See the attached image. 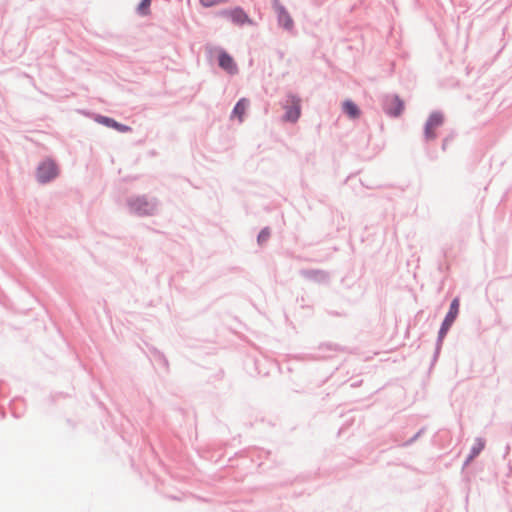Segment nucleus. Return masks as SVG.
Listing matches in <instances>:
<instances>
[{
    "mask_svg": "<svg viewBox=\"0 0 512 512\" xmlns=\"http://www.w3.org/2000/svg\"><path fill=\"white\" fill-rule=\"evenodd\" d=\"M58 173L56 164L51 160H46L38 167L37 176L40 182H48Z\"/></svg>",
    "mask_w": 512,
    "mask_h": 512,
    "instance_id": "1",
    "label": "nucleus"
},
{
    "mask_svg": "<svg viewBox=\"0 0 512 512\" xmlns=\"http://www.w3.org/2000/svg\"><path fill=\"white\" fill-rule=\"evenodd\" d=\"M458 312H459V299L455 298L452 301V303L450 305V310L447 313V315L442 323L441 329L439 331L440 337H443L447 333V331L451 327L452 323L456 319Z\"/></svg>",
    "mask_w": 512,
    "mask_h": 512,
    "instance_id": "2",
    "label": "nucleus"
},
{
    "mask_svg": "<svg viewBox=\"0 0 512 512\" xmlns=\"http://www.w3.org/2000/svg\"><path fill=\"white\" fill-rule=\"evenodd\" d=\"M443 123L441 114L433 113L430 115L425 126V137L427 140H433L436 137V129Z\"/></svg>",
    "mask_w": 512,
    "mask_h": 512,
    "instance_id": "3",
    "label": "nucleus"
},
{
    "mask_svg": "<svg viewBox=\"0 0 512 512\" xmlns=\"http://www.w3.org/2000/svg\"><path fill=\"white\" fill-rule=\"evenodd\" d=\"M220 15L229 18L236 25H243L250 22L247 14L240 8L223 10L220 12Z\"/></svg>",
    "mask_w": 512,
    "mask_h": 512,
    "instance_id": "4",
    "label": "nucleus"
},
{
    "mask_svg": "<svg viewBox=\"0 0 512 512\" xmlns=\"http://www.w3.org/2000/svg\"><path fill=\"white\" fill-rule=\"evenodd\" d=\"M219 66L229 74L238 72L234 59L225 51H221L218 56Z\"/></svg>",
    "mask_w": 512,
    "mask_h": 512,
    "instance_id": "5",
    "label": "nucleus"
},
{
    "mask_svg": "<svg viewBox=\"0 0 512 512\" xmlns=\"http://www.w3.org/2000/svg\"><path fill=\"white\" fill-rule=\"evenodd\" d=\"M290 106L286 107L284 119L286 121L296 122L301 115L300 100L296 97H291Z\"/></svg>",
    "mask_w": 512,
    "mask_h": 512,
    "instance_id": "6",
    "label": "nucleus"
},
{
    "mask_svg": "<svg viewBox=\"0 0 512 512\" xmlns=\"http://www.w3.org/2000/svg\"><path fill=\"white\" fill-rule=\"evenodd\" d=\"M131 208L142 215L152 214L154 205L146 201L144 198H137L131 202Z\"/></svg>",
    "mask_w": 512,
    "mask_h": 512,
    "instance_id": "7",
    "label": "nucleus"
},
{
    "mask_svg": "<svg viewBox=\"0 0 512 512\" xmlns=\"http://www.w3.org/2000/svg\"><path fill=\"white\" fill-rule=\"evenodd\" d=\"M404 110V103L397 96L390 99L387 112L393 116H399Z\"/></svg>",
    "mask_w": 512,
    "mask_h": 512,
    "instance_id": "8",
    "label": "nucleus"
},
{
    "mask_svg": "<svg viewBox=\"0 0 512 512\" xmlns=\"http://www.w3.org/2000/svg\"><path fill=\"white\" fill-rule=\"evenodd\" d=\"M249 106V101L246 98L240 99L235 105L232 116H235L239 119L240 122L243 121L244 114Z\"/></svg>",
    "mask_w": 512,
    "mask_h": 512,
    "instance_id": "9",
    "label": "nucleus"
},
{
    "mask_svg": "<svg viewBox=\"0 0 512 512\" xmlns=\"http://www.w3.org/2000/svg\"><path fill=\"white\" fill-rule=\"evenodd\" d=\"M98 121L108 127L118 130L119 132H129L131 130L129 126L120 124L108 117H101Z\"/></svg>",
    "mask_w": 512,
    "mask_h": 512,
    "instance_id": "10",
    "label": "nucleus"
},
{
    "mask_svg": "<svg viewBox=\"0 0 512 512\" xmlns=\"http://www.w3.org/2000/svg\"><path fill=\"white\" fill-rule=\"evenodd\" d=\"M343 110L350 118H358L360 115V110L355 103L350 100H346L343 103Z\"/></svg>",
    "mask_w": 512,
    "mask_h": 512,
    "instance_id": "11",
    "label": "nucleus"
},
{
    "mask_svg": "<svg viewBox=\"0 0 512 512\" xmlns=\"http://www.w3.org/2000/svg\"><path fill=\"white\" fill-rule=\"evenodd\" d=\"M278 20L280 25H282L285 29H292L293 20L283 8H280L278 11Z\"/></svg>",
    "mask_w": 512,
    "mask_h": 512,
    "instance_id": "12",
    "label": "nucleus"
},
{
    "mask_svg": "<svg viewBox=\"0 0 512 512\" xmlns=\"http://www.w3.org/2000/svg\"><path fill=\"white\" fill-rule=\"evenodd\" d=\"M485 447V442L482 439H477L471 449V455L469 456V460H472L476 457Z\"/></svg>",
    "mask_w": 512,
    "mask_h": 512,
    "instance_id": "13",
    "label": "nucleus"
},
{
    "mask_svg": "<svg viewBox=\"0 0 512 512\" xmlns=\"http://www.w3.org/2000/svg\"><path fill=\"white\" fill-rule=\"evenodd\" d=\"M151 0H142L138 5L137 11L141 15H148L150 13Z\"/></svg>",
    "mask_w": 512,
    "mask_h": 512,
    "instance_id": "14",
    "label": "nucleus"
},
{
    "mask_svg": "<svg viewBox=\"0 0 512 512\" xmlns=\"http://www.w3.org/2000/svg\"><path fill=\"white\" fill-rule=\"evenodd\" d=\"M201 5L204 7H213L221 4H225L228 0H199Z\"/></svg>",
    "mask_w": 512,
    "mask_h": 512,
    "instance_id": "15",
    "label": "nucleus"
},
{
    "mask_svg": "<svg viewBox=\"0 0 512 512\" xmlns=\"http://www.w3.org/2000/svg\"><path fill=\"white\" fill-rule=\"evenodd\" d=\"M269 237H270V232L267 229H264L258 235V242L260 244H262V243L266 242Z\"/></svg>",
    "mask_w": 512,
    "mask_h": 512,
    "instance_id": "16",
    "label": "nucleus"
}]
</instances>
